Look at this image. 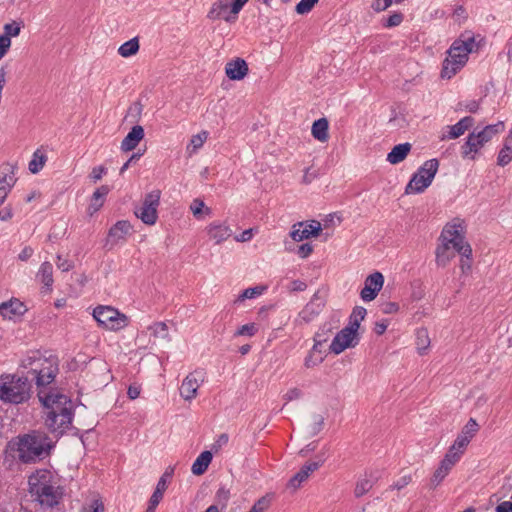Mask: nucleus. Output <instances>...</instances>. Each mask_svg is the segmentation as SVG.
Returning <instances> with one entry per match:
<instances>
[{
	"label": "nucleus",
	"instance_id": "36",
	"mask_svg": "<svg viewBox=\"0 0 512 512\" xmlns=\"http://www.w3.org/2000/svg\"><path fill=\"white\" fill-rule=\"evenodd\" d=\"M139 50V40L137 37L126 41L118 48V53L124 58L135 55Z\"/></svg>",
	"mask_w": 512,
	"mask_h": 512
},
{
	"label": "nucleus",
	"instance_id": "40",
	"mask_svg": "<svg viewBox=\"0 0 512 512\" xmlns=\"http://www.w3.org/2000/svg\"><path fill=\"white\" fill-rule=\"evenodd\" d=\"M416 345L419 354L423 355L430 345L428 331L426 329H419L416 334Z\"/></svg>",
	"mask_w": 512,
	"mask_h": 512
},
{
	"label": "nucleus",
	"instance_id": "64",
	"mask_svg": "<svg viewBox=\"0 0 512 512\" xmlns=\"http://www.w3.org/2000/svg\"><path fill=\"white\" fill-rule=\"evenodd\" d=\"M495 512H512V502L503 501L497 505Z\"/></svg>",
	"mask_w": 512,
	"mask_h": 512
},
{
	"label": "nucleus",
	"instance_id": "6",
	"mask_svg": "<svg viewBox=\"0 0 512 512\" xmlns=\"http://www.w3.org/2000/svg\"><path fill=\"white\" fill-rule=\"evenodd\" d=\"M505 125L502 121L496 124L487 125L481 131L472 132L468 135L466 142L461 146V155L463 158L475 159V155L492 138L503 132Z\"/></svg>",
	"mask_w": 512,
	"mask_h": 512
},
{
	"label": "nucleus",
	"instance_id": "35",
	"mask_svg": "<svg viewBox=\"0 0 512 512\" xmlns=\"http://www.w3.org/2000/svg\"><path fill=\"white\" fill-rule=\"evenodd\" d=\"M512 160V134L506 139L503 148L500 150L497 157V164L499 166H506Z\"/></svg>",
	"mask_w": 512,
	"mask_h": 512
},
{
	"label": "nucleus",
	"instance_id": "59",
	"mask_svg": "<svg viewBox=\"0 0 512 512\" xmlns=\"http://www.w3.org/2000/svg\"><path fill=\"white\" fill-rule=\"evenodd\" d=\"M229 441V436L226 433H222L218 436V438L215 440V442L212 445V450L218 451L223 446H225Z\"/></svg>",
	"mask_w": 512,
	"mask_h": 512
},
{
	"label": "nucleus",
	"instance_id": "45",
	"mask_svg": "<svg viewBox=\"0 0 512 512\" xmlns=\"http://www.w3.org/2000/svg\"><path fill=\"white\" fill-rule=\"evenodd\" d=\"M230 499V490L227 489L225 486H221L215 495V500L217 502L216 505L221 506V509L226 508L227 503Z\"/></svg>",
	"mask_w": 512,
	"mask_h": 512
},
{
	"label": "nucleus",
	"instance_id": "21",
	"mask_svg": "<svg viewBox=\"0 0 512 512\" xmlns=\"http://www.w3.org/2000/svg\"><path fill=\"white\" fill-rule=\"evenodd\" d=\"M248 71V65L242 58L229 61L225 66V73L230 80H242Z\"/></svg>",
	"mask_w": 512,
	"mask_h": 512
},
{
	"label": "nucleus",
	"instance_id": "56",
	"mask_svg": "<svg viewBox=\"0 0 512 512\" xmlns=\"http://www.w3.org/2000/svg\"><path fill=\"white\" fill-rule=\"evenodd\" d=\"M302 395H303L302 391L299 388L294 387V388L289 389L285 393L283 398L285 399L286 402H290L293 400L300 399L302 397Z\"/></svg>",
	"mask_w": 512,
	"mask_h": 512
},
{
	"label": "nucleus",
	"instance_id": "37",
	"mask_svg": "<svg viewBox=\"0 0 512 512\" xmlns=\"http://www.w3.org/2000/svg\"><path fill=\"white\" fill-rule=\"evenodd\" d=\"M374 485V480L371 478H362L359 479L356 482L355 488H354V495L356 498H360L363 495H365L367 492H369Z\"/></svg>",
	"mask_w": 512,
	"mask_h": 512
},
{
	"label": "nucleus",
	"instance_id": "18",
	"mask_svg": "<svg viewBox=\"0 0 512 512\" xmlns=\"http://www.w3.org/2000/svg\"><path fill=\"white\" fill-rule=\"evenodd\" d=\"M324 307V300L315 293L309 303L300 311L298 318L304 322L309 323L312 321Z\"/></svg>",
	"mask_w": 512,
	"mask_h": 512
},
{
	"label": "nucleus",
	"instance_id": "2",
	"mask_svg": "<svg viewBox=\"0 0 512 512\" xmlns=\"http://www.w3.org/2000/svg\"><path fill=\"white\" fill-rule=\"evenodd\" d=\"M38 398L45 408V426L57 436L63 435L72 424V401L57 391H38Z\"/></svg>",
	"mask_w": 512,
	"mask_h": 512
},
{
	"label": "nucleus",
	"instance_id": "25",
	"mask_svg": "<svg viewBox=\"0 0 512 512\" xmlns=\"http://www.w3.org/2000/svg\"><path fill=\"white\" fill-rule=\"evenodd\" d=\"M173 473H174V469L172 467H168L165 470V472L163 473V475L160 477V479L158 480V483L156 485V488H155L152 496L150 497V499L153 500V503H155V502L160 503V501L163 498L164 492L166 491V489L168 487V481L172 478Z\"/></svg>",
	"mask_w": 512,
	"mask_h": 512
},
{
	"label": "nucleus",
	"instance_id": "53",
	"mask_svg": "<svg viewBox=\"0 0 512 512\" xmlns=\"http://www.w3.org/2000/svg\"><path fill=\"white\" fill-rule=\"evenodd\" d=\"M366 314H367V311L364 307L356 306V307H354L351 315L349 316V319L354 320L355 322L361 323L364 320Z\"/></svg>",
	"mask_w": 512,
	"mask_h": 512
},
{
	"label": "nucleus",
	"instance_id": "58",
	"mask_svg": "<svg viewBox=\"0 0 512 512\" xmlns=\"http://www.w3.org/2000/svg\"><path fill=\"white\" fill-rule=\"evenodd\" d=\"M313 252V246L310 243H303L298 247L297 254L299 257L305 259Z\"/></svg>",
	"mask_w": 512,
	"mask_h": 512
},
{
	"label": "nucleus",
	"instance_id": "28",
	"mask_svg": "<svg viewBox=\"0 0 512 512\" xmlns=\"http://www.w3.org/2000/svg\"><path fill=\"white\" fill-rule=\"evenodd\" d=\"M208 234L210 238L214 239L217 244L227 240L231 234L232 230L221 223H212L208 227Z\"/></svg>",
	"mask_w": 512,
	"mask_h": 512
},
{
	"label": "nucleus",
	"instance_id": "31",
	"mask_svg": "<svg viewBox=\"0 0 512 512\" xmlns=\"http://www.w3.org/2000/svg\"><path fill=\"white\" fill-rule=\"evenodd\" d=\"M213 455L210 451H203L194 461L191 467V471L194 475H202L208 469L211 463Z\"/></svg>",
	"mask_w": 512,
	"mask_h": 512
},
{
	"label": "nucleus",
	"instance_id": "17",
	"mask_svg": "<svg viewBox=\"0 0 512 512\" xmlns=\"http://www.w3.org/2000/svg\"><path fill=\"white\" fill-rule=\"evenodd\" d=\"M479 430V425L476 420L470 418L466 425L463 427L461 433L454 441V448H458L459 452H464L471 439L476 435Z\"/></svg>",
	"mask_w": 512,
	"mask_h": 512
},
{
	"label": "nucleus",
	"instance_id": "30",
	"mask_svg": "<svg viewBox=\"0 0 512 512\" xmlns=\"http://www.w3.org/2000/svg\"><path fill=\"white\" fill-rule=\"evenodd\" d=\"M37 278L44 285L46 292H50L53 285V266L50 262H43L37 274Z\"/></svg>",
	"mask_w": 512,
	"mask_h": 512
},
{
	"label": "nucleus",
	"instance_id": "22",
	"mask_svg": "<svg viewBox=\"0 0 512 512\" xmlns=\"http://www.w3.org/2000/svg\"><path fill=\"white\" fill-rule=\"evenodd\" d=\"M474 125V118L466 116L460 119L456 124L447 126L448 134L442 136L444 139H456L463 135L470 127Z\"/></svg>",
	"mask_w": 512,
	"mask_h": 512
},
{
	"label": "nucleus",
	"instance_id": "27",
	"mask_svg": "<svg viewBox=\"0 0 512 512\" xmlns=\"http://www.w3.org/2000/svg\"><path fill=\"white\" fill-rule=\"evenodd\" d=\"M455 253L451 244L441 242L435 252L437 265L445 267L455 257Z\"/></svg>",
	"mask_w": 512,
	"mask_h": 512
},
{
	"label": "nucleus",
	"instance_id": "14",
	"mask_svg": "<svg viewBox=\"0 0 512 512\" xmlns=\"http://www.w3.org/2000/svg\"><path fill=\"white\" fill-rule=\"evenodd\" d=\"M384 277L380 272L370 274L364 282V287L360 292L361 299L370 302L377 297L378 292L382 289Z\"/></svg>",
	"mask_w": 512,
	"mask_h": 512
},
{
	"label": "nucleus",
	"instance_id": "16",
	"mask_svg": "<svg viewBox=\"0 0 512 512\" xmlns=\"http://www.w3.org/2000/svg\"><path fill=\"white\" fill-rule=\"evenodd\" d=\"M132 226L127 220L117 221L110 229L106 239V246L117 245L120 242H124L126 237L131 234Z\"/></svg>",
	"mask_w": 512,
	"mask_h": 512
},
{
	"label": "nucleus",
	"instance_id": "15",
	"mask_svg": "<svg viewBox=\"0 0 512 512\" xmlns=\"http://www.w3.org/2000/svg\"><path fill=\"white\" fill-rule=\"evenodd\" d=\"M321 231V224L312 220L309 224L304 222H299L292 226V230L290 232V236L294 241H302L304 239H308L311 236H318Z\"/></svg>",
	"mask_w": 512,
	"mask_h": 512
},
{
	"label": "nucleus",
	"instance_id": "9",
	"mask_svg": "<svg viewBox=\"0 0 512 512\" xmlns=\"http://www.w3.org/2000/svg\"><path fill=\"white\" fill-rule=\"evenodd\" d=\"M93 317L99 326L111 331H119L129 324V318L111 306H97Z\"/></svg>",
	"mask_w": 512,
	"mask_h": 512
},
{
	"label": "nucleus",
	"instance_id": "1",
	"mask_svg": "<svg viewBox=\"0 0 512 512\" xmlns=\"http://www.w3.org/2000/svg\"><path fill=\"white\" fill-rule=\"evenodd\" d=\"M54 441L45 431L32 430L12 438L6 445L3 464L11 468L15 463L36 464L50 457Z\"/></svg>",
	"mask_w": 512,
	"mask_h": 512
},
{
	"label": "nucleus",
	"instance_id": "44",
	"mask_svg": "<svg viewBox=\"0 0 512 512\" xmlns=\"http://www.w3.org/2000/svg\"><path fill=\"white\" fill-rule=\"evenodd\" d=\"M512 491V475H508L504 478L503 484L500 487L499 491L495 493L493 496L496 497L497 500H501L506 498L509 493Z\"/></svg>",
	"mask_w": 512,
	"mask_h": 512
},
{
	"label": "nucleus",
	"instance_id": "7",
	"mask_svg": "<svg viewBox=\"0 0 512 512\" xmlns=\"http://www.w3.org/2000/svg\"><path fill=\"white\" fill-rule=\"evenodd\" d=\"M465 232L464 221L456 218L444 226L439 240L451 244L453 249L461 256H467L472 253V248L465 241Z\"/></svg>",
	"mask_w": 512,
	"mask_h": 512
},
{
	"label": "nucleus",
	"instance_id": "19",
	"mask_svg": "<svg viewBox=\"0 0 512 512\" xmlns=\"http://www.w3.org/2000/svg\"><path fill=\"white\" fill-rule=\"evenodd\" d=\"M27 308L23 302L17 298L0 304V315L5 319H12L15 316H22L26 313Z\"/></svg>",
	"mask_w": 512,
	"mask_h": 512
},
{
	"label": "nucleus",
	"instance_id": "60",
	"mask_svg": "<svg viewBox=\"0 0 512 512\" xmlns=\"http://www.w3.org/2000/svg\"><path fill=\"white\" fill-rule=\"evenodd\" d=\"M11 47V39L6 36H0V60L6 55Z\"/></svg>",
	"mask_w": 512,
	"mask_h": 512
},
{
	"label": "nucleus",
	"instance_id": "12",
	"mask_svg": "<svg viewBox=\"0 0 512 512\" xmlns=\"http://www.w3.org/2000/svg\"><path fill=\"white\" fill-rule=\"evenodd\" d=\"M456 50H458L457 47L449 48L448 56L443 61L442 78H452L466 64L468 57L456 54Z\"/></svg>",
	"mask_w": 512,
	"mask_h": 512
},
{
	"label": "nucleus",
	"instance_id": "49",
	"mask_svg": "<svg viewBox=\"0 0 512 512\" xmlns=\"http://www.w3.org/2000/svg\"><path fill=\"white\" fill-rule=\"evenodd\" d=\"M403 19L404 16L401 12H394L386 19L384 26L387 28L399 26L402 23Z\"/></svg>",
	"mask_w": 512,
	"mask_h": 512
},
{
	"label": "nucleus",
	"instance_id": "52",
	"mask_svg": "<svg viewBox=\"0 0 512 512\" xmlns=\"http://www.w3.org/2000/svg\"><path fill=\"white\" fill-rule=\"evenodd\" d=\"M270 501L267 497H261L258 499L249 512H264L268 509Z\"/></svg>",
	"mask_w": 512,
	"mask_h": 512
},
{
	"label": "nucleus",
	"instance_id": "50",
	"mask_svg": "<svg viewBox=\"0 0 512 512\" xmlns=\"http://www.w3.org/2000/svg\"><path fill=\"white\" fill-rule=\"evenodd\" d=\"M448 475L447 472H445L444 470H442V468L438 467L433 476L431 477L430 479V488L431 489H434L436 488L442 481L443 479Z\"/></svg>",
	"mask_w": 512,
	"mask_h": 512
},
{
	"label": "nucleus",
	"instance_id": "34",
	"mask_svg": "<svg viewBox=\"0 0 512 512\" xmlns=\"http://www.w3.org/2000/svg\"><path fill=\"white\" fill-rule=\"evenodd\" d=\"M228 8H229L228 0H216L212 4V6L207 14V17L210 20L221 19V17L227 12Z\"/></svg>",
	"mask_w": 512,
	"mask_h": 512
},
{
	"label": "nucleus",
	"instance_id": "55",
	"mask_svg": "<svg viewBox=\"0 0 512 512\" xmlns=\"http://www.w3.org/2000/svg\"><path fill=\"white\" fill-rule=\"evenodd\" d=\"M458 106V110L464 109L470 113H476L479 110L480 105L476 100H469L466 102H460Z\"/></svg>",
	"mask_w": 512,
	"mask_h": 512
},
{
	"label": "nucleus",
	"instance_id": "26",
	"mask_svg": "<svg viewBox=\"0 0 512 512\" xmlns=\"http://www.w3.org/2000/svg\"><path fill=\"white\" fill-rule=\"evenodd\" d=\"M16 166L10 163L0 165V187L8 185V189H12L17 178L15 176Z\"/></svg>",
	"mask_w": 512,
	"mask_h": 512
},
{
	"label": "nucleus",
	"instance_id": "4",
	"mask_svg": "<svg viewBox=\"0 0 512 512\" xmlns=\"http://www.w3.org/2000/svg\"><path fill=\"white\" fill-rule=\"evenodd\" d=\"M22 368L26 370V375L30 380L35 381L38 391L49 392L48 389L58 373L57 359L53 357H43L39 352H33L22 360Z\"/></svg>",
	"mask_w": 512,
	"mask_h": 512
},
{
	"label": "nucleus",
	"instance_id": "24",
	"mask_svg": "<svg viewBox=\"0 0 512 512\" xmlns=\"http://www.w3.org/2000/svg\"><path fill=\"white\" fill-rule=\"evenodd\" d=\"M475 46V37L472 32L466 31L462 33L459 39L455 40L451 47H457L456 54H461L468 57Z\"/></svg>",
	"mask_w": 512,
	"mask_h": 512
},
{
	"label": "nucleus",
	"instance_id": "23",
	"mask_svg": "<svg viewBox=\"0 0 512 512\" xmlns=\"http://www.w3.org/2000/svg\"><path fill=\"white\" fill-rule=\"evenodd\" d=\"M144 137V129L140 125L132 127L130 132L125 136L121 142V149L124 152L131 151L137 147L139 142Z\"/></svg>",
	"mask_w": 512,
	"mask_h": 512
},
{
	"label": "nucleus",
	"instance_id": "29",
	"mask_svg": "<svg viewBox=\"0 0 512 512\" xmlns=\"http://www.w3.org/2000/svg\"><path fill=\"white\" fill-rule=\"evenodd\" d=\"M411 150V144L406 142L398 144L392 148L387 155V161L391 164H398L402 162Z\"/></svg>",
	"mask_w": 512,
	"mask_h": 512
},
{
	"label": "nucleus",
	"instance_id": "61",
	"mask_svg": "<svg viewBox=\"0 0 512 512\" xmlns=\"http://www.w3.org/2000/svg\"><path fill=\"white\" fill-rule=\"evenodd\" d=\"M463 453L464 452H459L458 448H454V444H452L444 457L449 458L451 461H453V463L456 464L460 460V457Z\"/></svg>",
	"mask_w": 512,
	"mask_h": 512
},
{
	"label": "nucleus",
	"instance_id": "63",
	"mask_svg": "<svg viewBox=\"0 0 512 512\" xmlns=\"http://www.w3.org/2000/svg\"><path fill=\"white\" fill-rule=\"evenodd\" d=\"M472 253L467 256H462L460 261V268L463 273H468L471 270Z\"/></svg>",
	"mask_w": 512,
	"mask_h": 512
},
{
	"label": "nucleus",
	"instance_id": "62",
	"mask_svg": "<svg viewBox=\"0 0 512 512\" xmlns=\"http://www.w3.org/2000/svg\"><path fill=\"white\" fill-rule=\"evenodd\" d=\"M399 310V305L396 302H385L381 304V311L384 314H393Z\"/></svg>",
	"mask_w": 512,
	"mask_h": 512
},
{
	"label": "nucleus",
	"instance_id": "8",
	"mask_svg": "<svg viewBox=\"0 0 512 512\" xmlns=\"http://www.w3.org/2000/svg\"><path fill=\"white\" fill-rule=\"evenodd\" d=\"M439 167V161L437 159H430L424 162V164L418 169V171L412 176L408 185L406 186L405 192L408 193H421L430 186L434 179Z\"/></svg>",
	"mask_w": 512,
	"mask_h": 512
},
{
	"label": "nucleus",
	"instance_id": "5",
	"mask_svg": "<svg viewBox=\"0 0 512 512\" xmlns=\"http://www.w3.org/2000/svg\"><path fill=\"white\" fill-rule=\"evenodd\" d=\"M31 383L28 376L6 374L0 376V400L11 404H21L31 397Z\"/></svg>",
	"mask_w": 512,
	"mask_h": 512
},
{
	"label": "nucleus",
	"instance_id": "11",
	"mask_svg": "<svg viewBox=\"0 0 512 512\" xmlns=\"http://www.w3.org/2000/svg\"><path fill=\"white\" fill-rule=\"evenodd\" d=\"M205 380V372L203 370H195L189 373L182 381L179 388L180 396L185 401H191L197 396L200 385Z\"/></svg>",
	"mask_w": 512,
	"mask_h": 512
},
{
	"label": "nucleus",
	"instance_id": "33",
	"mask_svg": "<svg viewBox=\"0 0 512 512\" xmlns=\"http://www.w3.org/2000/svg\"><path fill=\"white\" fill-rule=\"evenodd\" d=\"M109 191L110 188L107 185H102L101 187L97 188L92 195L89 210H92L93 212L98 211L102 207L105 197Z\"/></svg>",
	"mask_w": 512,
	"mask_h": 512
},
{
	"label": "nucleus",
	"instance_id": "10",
	"mask_svg": "<svg viewBox=\"0 0 512 512\" xmlns=\"http://www.w3.org/2000/svg\"><path fill=\"white\" fill-rule=\"evenodd\" d=\"M161 191L158 189L147 193L142 204L135 208V215L146 225H154L158 219V207L160 204Z\"/></svg>",
	"mask_w": 512,
	"mask_h": 512
},
{
	"label": "nucleus",
	"instance_id": "47",
	"mask_svg": "<svg viewBox=\"0 0 512 512\" xmlns=\"http://www.w3.org/2000/svg\"><path fill=\"white\" fill-rule=\"evenodd\" d=\"M319 0H301L295 7V10L298 14H306L310 12L315 4L318 3Z\"/></svg>",
	"mask_w": 512,
	"mask_h": 512
},
{
	"label": "nucleus",
	"instance_id": "57",
	"mask_svg": "<svg viewBox=\"0 0 512 512\" xmlns=\"http://www.w3.org/2000/svg\"><path fill=\"white\" fill-rule=\"evenodd\" d=\"M107 169L104 166L94 167L89 175L90 179L96 183L99 181L104 174H106Z\"/></svg>",
	"mask_w": 512,
	"mask_h": 512
},
{
	"label": "nucleus",
	"instance_id": "41",
	"mask_svg": "<svg viewBox=\"0 0 512 512\" xmlns=\"http://www.w3.org/2000/svg\"><path fill=\"white\" fill-rule=\"evenodd\" d=\"M266 287L264 286H255L245 289L241 294L238 295L235 303L242 302L246 299H253L263 294Z\"/></svg>",
	"mask_w": 512,
	"mask_h": 512
},
{
	"label": "nucleus",
	"instance_id": "42",
	"mask_svg": "<svg viewBox=\"0 0 512 512\" xmlns=\"http://www.w3.org/2000/svg\"><path fill=\"white\" fill-rule=\"evenodd\" d=\"M23 26V22L21 21H12L11 23H6L3 26L4 33L0 36H6L9 39H11V37H17L20 34Z\"/></svg>",
	"mask_w": 512,
	"mask_h": 512
},
{
	"label": "nucleus",
	"instance_id": "32",
	"mask_svg": "<svg viewBox=\"0 0 512 512\" xmlns=\"http://www.w3.org/2000/svg\"><path fill=\"white\" fill-rule=\"evenodd\" d=\"M328 128L329 123L326 118H320L316 120L311 129L312 136L318 141L325 142L328 140Z\"/></svg>",
	"mask_w": 512,
	"mask_h": 512
},
{
	"label": "nucleus",
	"instance_id": "20",
	"mask_svg": "<svg viewBox=\"0 0 512 512\" xmlns=\"http://www.w3.org/2000/svg\"><path fill=\"white\" fill-rule=\"evenodd\" d=\"M322 465V462L320 461H312L307 462L304 464L301 469L289 480L288 486L292 487L293 489H297L300 487V485L306 481L310 474L316 471L320 466Z\"/></svg>",
	"mask_w": 512,
	"mask_h": 512
},
{
	"label": "nucleus",
	"instance_id": "39",
	"mask_svg": "<svg viewBox=\"0 0 512 512\" xmlns=\"http://www.w3.org/2000/svg\"><path fill=\"white\" fill-rule=\"evenodd\" d=\"M335 327L331 322L324 323L319 330L315 333L314 336V342L317 343H325L330 338V335L332 334Z\"/></svg>",
	"mask_w": 512,
	"mask_h": 512
},
{
	"label": "nucleus",
	"instance_id": "43",
	"mask_svg": "<svg viewBox=\"0 0 512 512\" xmlns=\"http://www.w3.org/2000/svg\"><path fill=\"white\" fill-rule=\"evenodd\" d=\"M208 133L206 131H202L196 135H193L190 144L187 146V150L190 153L195 152L197 149L201 148L204 142L207 140Z\"/></svg>",
	"mask_w": 512,
	"mask_h": 512
},
{
	"label": "nucleus",
	"instance_id": "46",
	"mask_svg": "<svg viewBox=\"0 0 512 512\" xmlns=\"http://www.w3.org/2000/svg\"><path fill=\"white\" fill-rule=\"evenodd\" d=\"M149 330H151L152 335L157 338H163L166 339L169 337L168 334V327L166 323L164 322H157L154 323L149 327Z\"/></svg>",
	"mask_w": 512,
	"mask_h": 512
},
{
	"label": "nucleus",
	"instance_id": "3",
	"mask_svg": "<svg viewBox=\"0 0 512 512\" xmlns=\"http://www.w3.org/2000/svg\"><path fill=\"white\" fill-rule=\"evenodd\" d=\"M29 491L43 509L58 506L64 495L63 487L48 470H40L30 476Z\"/></svg>",
	"mask_w": 512,
	"mask_h": 512
},
{
	"label": "nucleus",
	"instance_id": "13",
	"mask_svg": "<svg viewBox=\"0 0 512 512\" xmlns=\"http://www.w3.org/2000/svg\"><path fill=\"white\" fill-rule=\"evenodd\" d=\"M359 343V334H353L343 328L333 338L330 344V351L338 355L347 348H353Z\"/></svg>",
	"mask_w": 512,
	"mask_h": 512
},
{
	"label": "nucleus",
	"instance_id": "48",
	"mask_svg": "<svg viewBox=\"0 0 512 512\" xmlns=\"http://www.w3.org/2000/svg\"><path fill=\"white\" fill-rule=\"evenodd\" d=\"M403 0H373L371 8L376 12L388 9L393 3H401Z\"/></svg>",
	"mask_w": 512,
	"mask_h": 512
},
{
	"label": "nucleus",
	"instance_id": "54",
	"mask_svg": "<svg viewBox=\"0 0 512 512\" xmlns=\"http://www.w3.org/2000/svg\"><path fill=\"white\" fill-rule=\"evenodd\" d=\"M366 314H367V311L364 307L356 306V307H354L351 315L349 316V319L354 320L355 322L361 323L364 320Z\"/></svg>",
	"mask_w": 512,
	"mask_h": 512
},
{
	"label": "nucleus",
	"instance_id": "51",
	"mask_svg": "<svg viewBox=\"0 0 512 512\" xmlns=\"http://www.w3.org/2000/svg\"><path fill=\"white\" fill-rule=\"evenodd\" d=\"M257 332V327H256V324L255 323H248V324H245V325H242L238 330L237 332L235 333V335L237 336H253L255 335Z\"/></svg>",
	"mask_w": 512,
	"mask_h": 512
},
{
	"label": "nucleus",
	"instance_id": "38",
	"mask_svg": "<svg viewBox=\"0 0 512 512\" xmlns=\"http://www.w3.org/2000/svg\"><path fill=\"white\" fill-rule=\"evenodd\" d=\"M46 160V155L39 150L35 151L28 165L30 172L33 174L38 173L43 168Z\"/></svg>",
	"mask_w": 512,
	"mask_h": 512
}]
</instances>
